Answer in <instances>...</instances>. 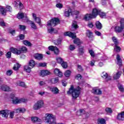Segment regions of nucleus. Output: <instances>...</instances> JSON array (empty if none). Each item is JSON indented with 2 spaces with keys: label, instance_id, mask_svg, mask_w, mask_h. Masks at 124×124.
Returning a JSON list of instances; mask_svg holds the SVG:
<instances>
[{
  "label": "nucleus",
  "instance_id": "obj_12",
  "mask_svg": "<svg viewBox=\"0 0 124 124\" xmlns=\"http://www.w3.org/2000/svg\"><path fill=\"white\" fill-rule=\"evenodd\" d=\"M27 22L28 25H30L31 28L33 29V30H37V26H36V25L33 21L28 19Z\"/></svg>",
  "mask_w": 124,
  "mask_h": 124
},
{
  "label": "nucleus",
  "instance_id": "obj_9",
  "mask_svg": "<svg viewBox=\"0 0 124 124\" xmlns=\"http://www.w3.org/2000/svg\"><path fill=\"white\" fill-rule=\"evenodd\" d=\"M101 77L104 79H105L107 82L110 81L112 79V77L110 76H108V74L105 72H103L101 74Z\"/></svg>",
  "mask_w": 124,
  "mask_h": 124
},
{
  "label": "nucleus",
  "instance_id": "obj_45",
  "mask_svg": "<svg viewBox=\"0 0 124 124\" xmlns=\"http://www.w3.org/2000/svg\"><path fill=\"white\" fill-rule=\"evenodd\" d=\"M86 35L88 37H92L93 32H92L90 30H87L86 32Z\"/></svg>",
  "mask_w": 124,
  "mask_h": 124
},
{
  "label": "nucleus",
  "instance_id": "obj_30",
  "mask_svg": "<svg viewBox=\"0 0 124 124\" xmlns=\"http://www.w3.org/2000/svg\"><path fill=\"white\" fill-rule=\"evenodd\" d=\"M16 113H25L26 108H20L16 109Z\"/></svg>",
  "mask_w": 124,
  "mask_h": 124
},
{
  "label": "nucleus",
  "instance_id": "obj_40",
  "mask_svg": "<svg viewBox=\"0 0 124 124\" xmlns=\"http://www.w3.org/2000/svg\"><path fill=\"white\" fill-rule=\"evenodd\" d=\"M0 27H5L6 26L4 20L2 18H0Z\"/></svg>",
  "mask_w": 124,
  "mask_h": 124
},
{
  "label": "nucleus",
  "instance_id": "obj_1",
  "mask_svg": "<svg viewBox=\"0 0 124 124\" xmlns=\"http://www.w3.org/2000/svg\"><path fill=\"white\" fill-rule=\"evenodd\" d=\"M80 90L81 88H80L79 86L77 88H74V86H73V85H71L69 91L67 92V94H71L72 99H76L80 95Z\"/></svg>",
  "mask_w": 124,
  "mask_h": 124
},
{
  "label": "nucleus",
  "instance_id": "obj_36",
  "mask_svg": "<svg viewBox=\"0 0 124 124\" xmlns=\"http://www.w3.org/2000/svg\"><path fill=\"white\" fill-rule=\"evenodd\" d=\"M40 75L42 77H44V76H46V75H47V70H41L40 72Z\"/></svg>",
  "mask_w": 124,
  "mask_h": 124
},
{
  "label": "nucleus",
  "instance_id": "obj_16",
  "mask_svg": "<svg viewBox=\"0 0 124 124\" xmlns=\"http://www.w3.org/2000/svg\"><path fill=\"white\" fill-rule=\"evenodd\" d=\"M92 92L94 94H101V93H102V91H101V90L95 88H93Z\"/></svg>",
  "mask_w": 124,
  "mask_h": 124
},
{
  "label": "nucleus",
  "instance_id": "obj_39",
  "mask_svg": "<svg viewBox=\"0 0 124 124\" xmlns=\"http://www.w3.org/2000/svg\"><path fill=\"white\" fill-rule=\"evenodd\" d=\"M114 49L115 52H117L118 53H119V52H121V50H122V48H121V47L118 46V45H115Z\"/></svg>",
  "mask_w": 124,
  "mask_h": 124
},
{
  "label": "nucleus",
  "instance_id": "obj_37",
  "mask_svg": "<svg viewBox=\"0 0 124 124\" xmlns=\"http://www.w3.org/2000/svg\"><path fill=\"white\" fill-rule=\"evenodd\" d=\"M112 40L114 43V45H119V41L116 37H112Z\"/></svg>",
  "mask_w": 124,
  "mask_h": 124
},
{
  "label": "nucleus",
  "instance_id": "obj_42",
  "mask_svg": "<svg viewBox=\"0 0 124 124\" xmlns=\"http://www.w3.org/2000/svg\"><path fill=\"white\" fill-rule=\"evenodd\" d=\"M53 51L55 55H56V56H58V55L60 54V50H59V48H58V47L56 46L54 47V49Z\"/></svg>",
  "mask_w": 124,
  "mask_h": 124
},
{
  "label": "nucleus",
  "instance_id": "obj_25",
  "mask_svg": "<svg viewBox=\"0 0 124 124\" xmlns=\"http://www.w3.org/2000/svg\"><path fill=\"white\" fill-rule=\"evenodd\" d=\"M19 51L20 54H21V53H27V52H28V48H27L26 46H22Z\"/></svg>",
  "mask_w": 124,
  "mask_h": 124
},
{
  "label": "nucleus",
  "instance_id": "obj_31",
  "mask_svg": "<svg viewBox=\"0 0 124 124\" xmlns=\"http://www.w3.org/2000/svg\"><path fill=\"white\" fill-rule=\"evenodd\" d=\"M74 44H77L78 46H79L80 44H82L83 42H81L80 39L77 38L74 40Z\"/></svg>",
  "mask_w": 124,
  "mask_h": 124
},
{
  "label": "nucleus",
  "instance_id": "obj_32",
  "mask_svg": "<svg viewBox=\"0 0 124 124\" xmlns=\"http://www.w3.org/2000/svg\"><path fill=\"white\" fill-rule=\"evenodd\" d=\"M48 31L49 33H57L58 32V30L53 28H51L50 29H48Z\"/></svg>",
  "mask_w": 124,
  "mask_h": 124
},
{
  "label": "nucleus",
  "instance_id": "obj_23",
  "mask_svg": "<svg viewBox=\"0 0 124 124\" xmlns=\"http://www.w3.org/2000/svg\"><path fill=\"white\" fill-rule=\"evenodd\" d=\"M22 42L24 45H25L26 46H28L29 47H31V46H32V45L31 42L27 40H24Z\"/></svg>",
  "mask_w": 124,
  "mask_h": 124
},
{
  "label": "nucleus",
  "instance_id": "obj_24",
  "mask_svg": "<svg viewBox=\"0 0 124 124\" xmlns=\"http://www.w3.org/2000/svg\"><path fill=\"white\" fill-rule=\"evenodd\" d=\"M95 13H97V15H99L100 17H101V18H104V16H105V13L101 12L98 9H97V12H95Z\"/></svg>",
  "mask_w": 124,
  "mask_h": 124
},
{
  "label": "nucleus",
  "instance_id": "obj_6",
  "mask_svg": "<svg viewBox=\"0 0 124 124\" xmlns=\"http://www.w3.org/2000/svg\"><path fill=\"white\" fill-rule=\"evenodd\" d=\"M60 24V19L58 18H54L49 20L47 22V26H50V27H55L57 25Z\"/></svg>",
  "mask_w": 124,
  "mask_h": 124
},
{
  "label": "nucleus",
  "instance_id": "obj_38",
  "mask_svg": "<svg viewBox=\"0 0 124 124\" xmlns=\"http://www.w3.org/2000/svg\"><path fill=\"white\" fill-rule=\"evenodd\" d=\"M56 61L58 63L62 64V63L63 62V59H62V58L61 57H57Z\"/></svg>",
  "mask_w": 124,
  "mask_h": 124
},
{
  "label": "nucleus",
  "instance_id": "obj_13",
  "mask_svg": "<svg viewBox=\"0 0 124 124\" xmlns=\"http://www.w3.org/2000/svg\"><path fill=\"white\" fill-rule=\"evenodd\" d=\"M64 35L65 36H69V37H71L73 39L76 38V34L75 32L72 33L71 32H66L64 33Z\"/></svg>",
  "mask_w": 124,
  "mask_h": 124
},
{
  "label": "nucleus",
  "instance_id": "obj_14",
  "mask_svg": "<svg viewBox=\"0 0 124 124\" xmlns=\"http://www.w3.org/2000/svg\"><path fill=\"white\" fill-rule=\"evenodd\" d=\"M10 51L13 54H16V55H20V51L17 48L14 47L13 46H12L10 48Z\"/></svg>",
  "mask_w": 124,
  "mask_h": 124
},
{
  "label": "nucleus",
  "instance_id": "obj_34",
  "mask_svg": "<svg viewBox=\"0 0 124 124\" xmlns=\"http://www.w3.org/2000/svg\"><path fill=\"white\" fill-rule=\"evenodd\" d=\"M97 123L98 124H105L106 121L103 118H99L98 119Z\"/></svg>",
  "mask_w": 124,
  "mask_h": 124
},
{
  "label": "nucleus",
  "instance_id": "obj_52",
  "mask_svg": "<svg viewBox=\"0 0 124 124\" xmlns=\"http://www.w3.org/2000/svg\"><path fill=\"white\" fill-rule=\"evenodd\" d=\"M6 57L7 59H10L11 58V51H8L6 54Z\"/></svg>",
  "mask_w": 124,
  "mask_h": 124
},
{
  "label": "nucleus",
  "instance_id": "obj_60",
  "mask_svg": "<svg viewBox=\"0 0 124 124\" xmlns=\"http://www.w3.org/2000/svg\"><path fill=\"white\" fill-rule=\"evenodd\" d=\"M39 66H41L42 67H45L46 66V63H39Z\"/></svg>",
  "mask_w": 124,
  "mask_h": 124
},
{
  "label": "nucleus",
  "instance_id": "obj_20",
  "mask_svg": "<svg viewBox=\"0 0 124 124\" xmlns=\"http://www.w3.org/2000/svg\"><path fill=\"white\" fill-rule=\"evenodd\" d=\"M34 58L35 59V60L40 61V60H42L43 59V55L42 54L37 53L34 55Z\"/></svg>",
  "mask_w": 124,
  "mask_h": 124
},
{
  "label": "nucleus",
  "instance_id": "obj_28",
  "mask_svg": "<svg viewBox=\"0 0 124 124\" xmlns=\"http://www.w3.org/2000/svg\"><path fill=\"white\" fill-rule=\"evenodd\" d=\"M32 123H36V122H41V120L37 117H33L31 118Z\"/></svg>",
  "mask_w": 124,
  "mask_h": 124
},
{
  "label": "nucleus",
  "instance_id": "obj_64",
  "mask_svg": "<svg viewBox=\"0 0 124 124\" xmlns=\"http://www.w3.org/2000/svg\"><path fill=\"white\" fill-rule=\"evenodd\" d=\"M95 62V61L94 60H92L90 62V65L91 66H93V65H94V63Z\"/></svg>",
  "mask_w": 124,
  "mask_h": 124
},
{
  "label": "nucleus",
  "instance_id": "obj_4",
  "mask_svg": "<svg viewBox=\"0 0 124 124\" xmlns=\"http://www.w3.org/2000/svg\"><path fill=\"white\" fill-rule=\"evenodd\" d=\"M44 105V102L43 100H41L38 101L36 103H35L33 106V109L35 111H37V110H39V109H41L43 106Z\"/></svg>",
  "mask_w": 124,
  "mask_h": 124
},
{
  "label": "nucleus",
  "instance_id": "obj_11",
  "mask_svg": "<svg viewBox=\"0 0 124 124\" xmlns=\"http://www.w3.org/2000/svg\"><path fill=\"white\" fill-rule=\"evenodd\" d=\"M9 113H10V110L7 109L0 111V115H2V116L3 117V118H7L9 115Z\"/></svg>",
  "mask_w": 124,
  "mask_h": 124
},
{
  "label": "nucleus",
  "instance_id": "obj_10",
  "mask_svg": "<svg viewBox=\"0 0 124 124\" xmlns=\"http://www.w3.org/2000/svg\"><path fill=\"white\" fill-rule=\"evenodd\" d=\"M47 90L51 91V92H52L54 94H58L60 93V90L57 88V87H48Z\"/></svg>",
  "mask_w": 124,
  "mask_h": 124
},
{
  "label": "nucleus",
  "instance_id": "obj_29",
  "mask_svg": "<svg viewBox=\"0 0 124 124\" xmlns=\"http://www.w3.org/2000/svg\"><path fill=\"white\" fill-rule=\"evenodd\" d=\"M121 75H122V72H118L115 75L113 76V78H114L115 80H117V79H119V78L121 77Z\"/></svg>",
  "mask_w": 124,
  "mask_h": 124
},
{
  "label": "nucleus",
  "instance_id": "obj_53",
  "mask_svg": "<svg viewBox=\"0 0 124 124\" xmlns=\"http://www.w3.org/2000/svg\"><path fill=\"white\" fill-rule=\"evenodd\" d=\"M72 26L74 29H77V28H78V25H77V22L76 21H74Z\"/></svg>",
  "mask_w": 124,
  "mask_h": 124
},
{
  "label": "nucleus",
  "instance_id": "obj_5",
  "mask_svg": "<svg viewBox=\"0 0 124 124\" xmlns=\"http://www.w3.org/2000/svg\"><path fill=\"white\" fill-rule=\"evenodd\" d=\"M47 123L49 124H56V117L53 114H47Z\"/></svg>",
  "mask_w": 124,
  "mask_h": 124
},
{
  "label": "nucleus",
  "instance_id": "obj_18",
  "mask_svg": "<svg viewBox=\"0 0 124 124\" xmlns=\"http://www.w3.org/2000/svg\"><path fill=\"white\" fill-rule=\"evenodd\" d=\"M54 74H56L57 76H59V77H62V73L61 72L60 69L56 68L54 71Z\"/></svg>",
  "mask_w": 124,
  "mask_h": 124
},
{
  "label": "nucleus",
  "instance_id": "obj_26",
  "mask_svg": "<svg viewBox=\"0 0 124 124\" xmlns=\"http://www.w3.org/2000/svg\"><path fill=\"white\" fill-rule=\"evenodd\" d=\"M24 39H25V35L20 34L19 36L16 37V40L19 41V40H24Z\"/></svg>",
  "mask_w": 124,
  "mask_h": 124
},
{
  "label": "nucleus",
  "instance_id": "obj_61",
  "mask_svg": "<svg viewBox=\"0 0 124 124\" xmlns=\"http://www.w3.org/2000/svg\"><path fill=\"white\" fill-rule=\"evenodd\" d=\"M78 71H83V68H82V66L81 65H78Z\"/></svg>",
  "mask_w": 124,
  "mask_h": 124
},
{
  "label": "nucleus",
  "instance_id": "obj_21",
  "mask_svg": "<svg viewBox=\"0 0 124 124\" xmlns=\"http://www.w3.org/2000/svg\"><path fill=\"white\" fill-rule=\"evenodd\" d=\"M20 67H21V65L19 63H16L13 67V69L15 71H17V70H19Z\"/></svg>",
  "mask_w": 124,
  "mask_h": 124
},
{
  "label": "nucleus",
  "instance_id": "obj_44",
  "mask_svg": "<svg viewBox=\"0 0 124 124\" xmlns=\"http://www.w3.org/2000/svg\"><path fill=\"white\" fill-rule=\"evenodd\" d=\"M25 17V15H24V13H18L17 16V18L18 19H23Z\"/></svg>",
  "mask_w": 124,
  "mask_h": 124
},
{
  "label": "nucleus",
  "instance_id": "obj_8",
  "mask_svg": "<svg viewBox=\"0 0 124 124\" xmlns=\"http://www.w3.org/2000/svg\"><path fill=\"white\" fill-rule=\"evenodd\" d=\"M13 104H20V103H22L23 102H25L26 100L25 99H18V97H16V99L12 100Z\"/></svg>",
  "mask_w": 124,
  "mask_h": 124
},
{
  "label": "nucleus",
  "instance_id": "obj_46",
  "mask_svg": "<svg viewBox=\"0 0 124 124\" xmlns=\"http://www.w3.org/2000/svg\"><path fill=\"white\" fill-rule=\"evenodd\" d=\"M6 10L9 12H12V7L9 6V5H6Z\"/></svg>",
  "mask_w": 124,
  "mask_h": 124
},
{
  "label": "nucleus",
  "instance_id": "obj_59",
  "mask_svg": "<svg viewBox=\"0 0 124 124\" xmlns=\"http://www.w3.org/2000/svg\"><path fill=\"white\" fill-rule=\"evenodd\" d=\"M10 97H11V99H12V100H14L16 98H17V97L15 96V95L14 94H11L10 95Z\"/></svg>",
  "mask_w": 124,
  "mask_h": 124
},
{
  "label": "nucleus",
  "instance_id": "obj_56",
  "mask_svg": "<svg viewBox=\"0 0 124 124\" xmlns=\"http://www.w3.org/2000/svg\"><path fill=\"white\" fill-rule=\"evenodd\" d=\"M105 111L107 113H112V109H111V108H107L106 109H105Z\"/></svg>",
  "mask_w": 124,
  "mask_h": 124
},
{
  "label": "nucleus",
  "instance_id": "obj_17",
  "mask_svg": "<svg viewBox=\"0 0 124 124\" xmlns=\"http://www.w3.org/2000/svg\"><path fill=\"white\" fill-rule=\"evenodd\" d=\"M49 82L51 84H58L59 82L60 81L59 79V78H53L49 79Z\"/></svg>",
  "mask_w": 124,
  "mask_h": 124
},
{
  "label": "nucleus",
  "instance_id": "obj_2",
  "mask_svg": "<svg viewBox=\"0 0 124 124\" xmlns=\"http://www.w3.org/2000/svg\"><path fill=\"white\" fill-rule=\"evenodd\" d=\"M36 64L35 61L32 60H30L28 63V65L24 66V71H26L27 73H31V68H33Z\"/></svg>",
  "mask_w": 124,
  "mask_h": 124
},
{
  "label": "nucleus",
  "instance_id": "obj_54",
  "mask_svg": "<svg viewBox=\"0 0 124 124\" xmlns=\"http://www.w3.org/2000/svg\"><path fill=\"white\" fill-rule=\"evenodd\" d=\"M18 86H20V87H26V84H25V82H24L23 81H20L18 83Z\"/></svg>",
  "mask_w": 124,
  "mask_h": 124
},
{
  "label": "nucleus",
  "instance_id": "obj_3",
  "mask_svg": "<svg viewBox=\"0 0 124 124\" xmlns=\"http://www.w3.org/2000/svg\"><path fill=\"white\" fill-rule=\"evenodd\" d=\"M97 9H93V10L92 14H86L84 16V19L85 21H89L93 18H95L97 16Z\"/></svg>",
  "mask_w": 124,
  "mask_h": 124
},
{
  "label": "nucleus",
  "instance_id": "obj_49",
  "mask_svg": "<svg viewBox=\"0 0 124 124\" xmlns=\"http://www.w3.org/2000/svg\"><path fill=\"white\" fill-rule=\"evenodd\" d=\"M84 47H79V54L80 55H83L84 54Z\"/></svg>",
  "mask_w": 124,
  "mask_h": 124
},
{
  "label": "nucleus",
  "instance_id": "obj_47",
  "mask_svg": "<svg viewBox=\"0 0 124 124\" xmlns=\"http://www.w3.org/2000/svg\"><path fill=\"white\" fill-rule=\"evenodd\" d=\"M6 74L7 76H11L13 74V71L12 70H9L7 71Z\"/></svg>",
  "mask_w": 124,
  "mask_h": 124
},
{
  "label": "nucleus",
  "instance_id": "obj_58",
  "mask_svg": "<svg viewBox=\"0 0 124 124\" xmlns=\"http://www.w3.org/2000/svg\"><path fill=\"white\" fill-rule=\"evenodd\" d=\"M82 76H81L80 74H78L76 76L75 78L77 79V80H79V79H81Z\"/></svg>",
  "mask_w": 124,
  "mask_h": 124
},
{
  "label": "nucleus",
  "instance_id": "obj_41",
  "mask_svg": "<svg viewBox=\"0 0 124 124\" xmlns=\"http://www.w3.org/2000/svg\"><path fill=\"white\" fill-rule=\"evenodd\" d=\"M71 74V71L70 70H67L65 72L64 75L65 77H69Z\"/></svg>",
  "mask_w": 124,
  "mask_h": 124
},
{
  "label": "nucleus",
  "instance_id": "obj_43",
  "mask_svg": "<svg viewBox=\"0 0 124 124\" xmlns=\"http://www.w3.org/2000/svg\"><path fill=\"white\" fill-rule=\"evenodd\" d=\"M84 112L85 110H84V109H80L79 110L77 111V115H78V116H80L82 115V114H84Z\"/></svg>",
  "mask_w": 124,
  "mask_h": 124
},
{
  "label": "nucleus",
  "instance_id": "obj_55",
  "mask_svg": "<svg viewBox=\"0 0 124 124\" xmlns=\"http://www.w3.org/2000/svg\"><path fill=\"white\" fill-rule=\"evenodd\" d=\"M76 49L75 46L71 45L69 46L70 51H74V49Z\"/></svg>",
  "mask_w": 124,
  "mask_h": 124
},
{
  "label": "nucleus",
  "instance_id": "obj_19",
  "mask_svg": "<svg viewBox=\"0 0 124 124\" xmlns=\"http://www.w3.org/2000/svg\"><path fill=\"white\" fill-rule=\"evenodd\" d=\"M1 90L4 92H10V87L7 85H3L1 86Z\"/></svg>",
  "mask_w": 124,
  "mask_h": 124
},
{
  "label": "nucleus",
  "instance_id": "obj_57",
  "mask_svg": "<svg viewBox=\"0 0 124 124\" xmlns=\"http://www.w3.org/2000/svg\"><path fill=\"white\" fill-rule=\"evenodd\" d=\"M56 7H57V8H60V9L62 8V6H63V5L61 3H57L56 5Z\"/></svg>",
  "mask_w": 124,
  "mask_h": 124
},
{
  "label": "nucleus",
  "instance_id": "obj_35",
  "mask_svg": "<svg viewBox=\"0 0 124 124\" xmlns=\"http://www.w3.org/2000/svg\"><path fill=\"white\" fill-rule=\"evenodd\" d=\"M35 21H36V22L37 24H38L39 26H40V27H42V24H41V19L40 17H37L34 18Z\"/></svg>",
  "mask_w": 124,
  "mask_h": 124
},
{
  "label": "nucleus",
  "instance_id": "obj_7",
  "mask_svg": "<svg viewBox=\"0 0 124 124\" xmlns=\"http://www.w3.org/2000/svg\"><path fill=\"white\" fill-rule=\"evenodd\" d=\"M124 29V18H122L120 21V27L116 26L115 28L116 32H122Z\"/></svg>",
  "mask_w": 124,
  "mask_h": 124
},
{
  "label": "nucleus",
  "instance_id": "obj_50",
  "mask_svg": "<svg viewBox=\"0 0 124 124\" xmlns=\"http://www.w3.org/2000/svg\"><path fill=\"white\" fill-rule=\"evenodd\" d=\"M19 28L20 31H25V30H26V26L25 25H19Z\"/></svg>",
  "mask_w": 124,
  "mask_h": 124
},
{
  "label": "nucleus",
  "instance_id": "obj_48",
  "mask_svg": "<svg viewBox=\"0 0 124 124\" xmlns=\"http://www.w3.org/2000/svg\"><path fill=\"white\" fill-rule=\"evenodd\" d=\"M63 68H67V63L63 61V62L61 64Z\"/></svg>",
  "mask_w": 124,
  "mask_h": 124
},
{
  "label": "nucleus",
  "instance_id": "obj_22",
  "mask_svg": "<svg viewBox=\"0 0 124 124\" xmlns=\"http://www.w3.org/2000/svg\"><path fill=\"white\" fill-rule=\"evenodd\" d=\"M6 12H7V11L6 8L3 7H0V14H1L2 15H6Z\"/></svg>",
  "mask_w": 124,
  "mask_h": 124
},
{
  "label": "nucleus",
  "instance_id": "obj_51",
  "mask_svg": "<svg viewBox=\"0 0 124 124\" xmlns=\"http://www.w3.org/2000/svg\"><path fill=\"white\" fill-rule=\"evenodd\" d=\"M118 87L119 90L120 91V92H124V86L121 84H119L118 85Z\"/></svg>",
  "mask_w": 124,
  "mask_h": 124
},
{
  "label": "nucleus",
  "instance_id": "obj_15",
  "mask_svg": "<svg viewBox=\"0 0 124 124\" xmlns=\"http://www.w3.org/2000/svg\"><path fill=\"white\" fill-rule=\"evenodd\" d=\"M72 13V11H71V9H70V8H68L65 10L64 16H65V17H69L70 15H71Z\"/></svg>",
  "mask_w": 124,
  "mask_h": 124
},
{
  "label": "nucleus",
  "instance_id": "obj_62",
  "mask_svg": "<svg viewBox=\"0 0 124 124\" xmlns=\"http://www.w3.org/2000/svg\"><path fill=\"white\" fill-rule=\"evenodd\" d=\"M89 53L92 57H94V52L92 50H89Z\"/></svg>",
  "mask_w": 124,
  "mask_h": 124
},
{
  "label": "nucleus",
  "instance_id": "obj_27",
  "mask_svg": "<svg viewBox=\"0 0 124 124\" xmlns=\"http://www.w3.org/2000/svg\"><path fill=\"white\" fill-rule=\"evenodd\" d=\"M116 60L117 61V64L119 65H122V59H121V56H120V55L118 54L116 57Z\"/></svg>",
  "mask_w": 124,
  "mask_h": 124
},
{
  "label": "nucleus",
  "instance_id": "obj_33",
  "mask_svg": "<svg viewBox=\"0 0 124 124\" xmlns=\"http://www.w3.org/2000/svg\"><path fill=\"white\" fill-rule=\"evenodd\" d=\"M95 26L98 30H101V29H102V25L99 21L96 22Z\"/></svg>",
  "mask_w": 124,
  "mask_h": 124
},
{
  "label": "nucleus",
  "instance_id": "obj_63",
  "mask_svg": "<svg viewBox=\"0 0 124 124\" xmlns=\"http://www.w3.org/2000/svg\"><path fill=\"white\" fill-rule=\"evenodd\" d=\"M10 117L11 119H13L14 117V111L10 112Z\"/></svg>",
  "mask_w": 124,
  "mask_h": 124
}]
</instances>
